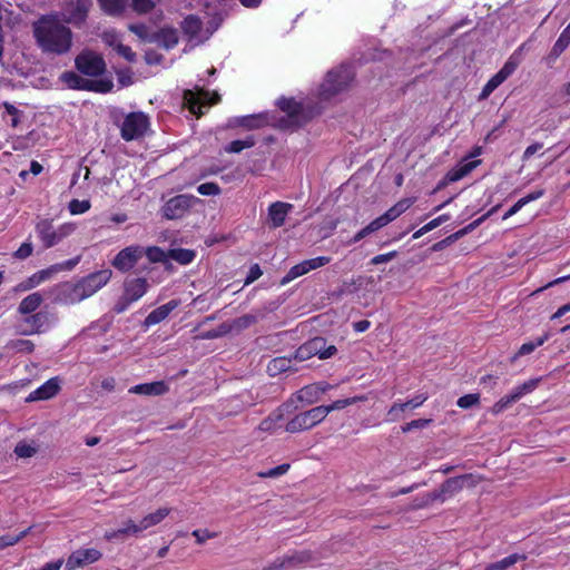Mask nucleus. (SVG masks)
Returning <instances> with one entry per match:
<instances>
[{
    "label": "nucleus",
    "instance_id": "nucleus-1",
    "mask_svg": "<svg viewBox=\"0 0 570 570\" xmlns=\"http://www.w3.org/2000/svg\"><path fill=\"white\" fill-rule=\"evenodd\" d=\"M33 37L38 47L47 53L65 55L72 46V31L57 16H41L33 23Z\"/></svg>",
    "mask_w": 570,
    "mask_h": 570
},
{
    "label": "nucleus",
    "instance_id": "nucleus-2",
    "mask_svg": "<svg viewBox=\"0 0 570 570\" xmlns=\"http://www.w3.org/2000/svg\"><path fill=\"white\" fill-rule=\"evenodd\" d=\"M111 276V269L105 268L90 273L77 283H63L60 286V299L66 304L80 303L102 288L110 281Z\"/></svg>",
    "mask_w": 570,
    "mask_h": 570
},
{
    "label": "nucleus",
    "instance_id": "nucleus-3",
    "mask_svg": "<svg viewBox=\"0 0 570 570\" xmlns=\"http://www.w3.org/2000/svg\"><path fill=\"white\" fill-rule=\"evenodd\" d=\"M276 105L279 110L286 114L277 120V128L282 130H295L308 122L309 117L307 116L303 104L296 101L294 98L281 97Z\"/></svg>",
    "mask_w": 570,
    "mask_h": 570
},
{
    "label": "nucleus",
    "instance_id": "nucleus-4",
    "mask_svg": "<svg viewBox=\"0 0 570 570\" xmlns=\"http://www.w3.org/2000/svg\"><path fill=\"white\" fill-rule=\"evenodd\" d=\"M354 79V72L350 66L342 65L327 72L326 78L320 87V97L328 100L340 92L346 90Z\"/></svg>",
    "mask_w": 570,
    "mask_h": 570
},
{
    "label": "nucleus",
    "instance_id": "nucleus-5",
    "mask_svg": "<svg viewBox=\"0 0 570 570\" xmlns=\"http://www.w3.org/2000/svg\"><path fill=\"white\" fill-rule=\"evenodd\" d=\"M149 117L141 111L129 112L121 125L120 136L126 141L139 139L149 129Z\"/></svg>",
    "mask_w": 570,
    "mask_h": 570
},
{
    "label": "nucleus",
    "instance_id": "nucleus-6",
    "mask_svg": "<svg viewBox=\"0 0 570 570\" xmlns=\"http://www.w3.org/2000/svg\"><path fill=\"white\" fill-rule=\"evenodd\" d=\"M36 232L38 234V237L42 242L43 247L50 248L59 244L67 236H69L73 232V227L70 224H63L58 228H55L52 220L41 219L36 225Z\"/></svg>",
    "mask_w": 570,
    "mask_h": 570
},
{
    "label": "nucleus",
    "instance_id": "nucleus-7",
    "mask_svg": "<svg viewBox=\"0 0 570 570\" xmlns=\"http://www.w3.org/2000/svg\"><path fill=\"white\" fill-rule=\"evenodd\" d=\"M324 411L325 410H322V406L318 405L296 414L286 423L285 431L288 433H298L313 429L325 420Z\"/></svg>",
    "mask_w": 570,
    "mask_h": 570
},
{
    "label": "nucleus",
    "instance_id": "nucleus-8",
    "mask_svg": "<svg viewBox=\"0 0 570 570\" xmlns=\"http://www.w3.org/2000/svg\"><path fill=\"white\" fill-rule=\"evenodd\" d=\"M77 70L89 77H99L106 72V62L101 55L85 50L80 52L75 59Z\"/></svg>",
    "mask_w": 570,
    "mask_h": 570
},
{
    "label": "nucleus",
    "instance_id": "nucleus-9",
    "mask_svg": "<svg viewBox=\"0 0 570 570\" xmlns=\"http://www.w3.org/2000/svg\"><path fill=\"white\" fill-rule=\"evenodd\" d=\"M540 379H531L518 386L511 393L502 396L491 407V413L498 415L509 409L513 403L521 400L525 394L531 393L539 384Z\"/></svg>",
    "mask_w": 570,
    "mask_h": 570
},
{
    "label": "nucleus",
    "instance_id": "nucleus-10",
    "mask_svg": "<svg viewBox=\"0 0 570 570\" xmlns=\"http://www.w3.org/2000/svg\"><path fill=\"white\" fill-rule=\"evenodd\" d=\"M196 202H198V198L193 195L174 196L163 206V216L167 219L183 218Z\"/></svg>",
    "mask_w": 570,
    "mask_h": 570
},
{
    "label": "nucleus",
    "instance_id": "nucleus-11",
    "mask_svg": "<svg viewBox=\"0 0 570 570\" xmlns=\"http://www.w3.org/2000/svg\"><path fill=\"white\" fill-rule=\"evenodd\" d=\"M144 256V248L139 245L127 246L112 258L111 265L121 273H127L136 266Z\"/></svg>",
    "mask_w": 570,
    "mask_h": 570
},
{
    "label": "nucleus",
    "instance_id": "nucleus-12",
    "mask_svg": "<svg viewBox=\"0 0 570 570\" xmlns=\"http://www.w3.org/2000/svg\"><path fill=\"white\" fill-rule=\"evenodd\" d=\"M91 6V0H71L67 2L63 7L65 22L73 26L82 24L88 18Z\"/></svg>",
    "mask_w": 570,
    "mask_h": 570
},
{
    "label": "nucleus",
    "instance_id": "nucleus-13",
    "mask_svg": "<svg viewBox=\"0 0 570 570\" xmlns=\"http://www.w3.org/2000/svg\"><path fill=\"white\" fill-rule=\"evenodd\" d=\"M331 262V257L328 256H318L311 259H305L293 267L286 273V275L282 279V284H287L295 278L307 274L308 272L323 267Z\"/></svg>",
    "mask_w": 570,
    "mask_h": 570
},
{
    "label": "nucleus",
    "instance_id": "nucleus-14",
    "mask_svg": "<svg viewBox=\"0 0 570 570\" xmlns=\"http://www.w3.org/2000/svg\"><path fill=\"white\" fill-rule=\"evenodd\" d=\"M518 68V62L510 57L503 67L492 76L482 88L480 98H488L502 82H504Z\"/></svg>",
    "mask_w": 570,
    "mask_h": 570
},
{
    "label": "nucleus",
    "instance_id": "nucleus-15",
    "mask_svg": "<svg viewBox=\"0 0 570 570\" xmlns=\"http://www.w3.org/2000/svg\"><path fill=\"white\" fill-rule=\"evenodd\" d=\"M101 557V552L94 548L76 550L67 560V569L76 570L82 568L98 561Z\"/></svg>",
    "mask_w": 570,
    "mask_h": 570
},
{
    "label": "nucleus",
    "instance_id": "nucleus-16",
    "mask_svg": "<svg viewBox=\"0 0 570 570\" xmlns=\"http://www.w3.org/2000/svg\"><path fill=\"white\" fill-rule=\"evenodd\" d=\"M293 205L284 202H274L267 209V224L271 228H279L285 224Z\"/></svg>",
    "mask_w": 570,
    "mask_h": 570
},
{
    "label": "nucleus",
    "instance_id": "nucleus-17",
    "mask_svg": "<svg viewBox=\"0 0 570 570\" xmlns=\"http://www.w3.org/2000/svg\"><path fill=\"white\" fill-rule=\"evenodd\" d=\"M312 560V554L309 551H296L292 554L284 556L283 558H278L271 566L266 567L264 570H277L287 567H296L303 563H306Z\"/></svg>",
    "mask_w": 570,
    "mask_h": 570
},
{
    "label": "nucleus",
    "instance_id": "nucleus-18",
    "mask_svg": "<svg viewBox=\"0 0 570 570\" xmlns=\"http://www.w3.org/2000/svg\"><path fill=\"white\" fill-rule=\"evenodd\" d=\"M169 513L170 509L159 508L155 512L145 515L138 524L131 520V534L136 535L151 527L159 524Z\"/></svg>",
    "mask_w": 570,
    "mask_h": 570
},
{
    "label": "nucleus",
    "instance_id": "nucleus-19",
    "mask_svg": "<svg viewBox=\"0 0 570 570\" xmlns=\"http://www.w3.org/2000/svg\"><path fill=\"white\" fill-rule=\"evenodd\" d=\"M296 409L297 406L294 405L293 399H289L287 402L283 403L275 412L262 420L258 425V430L262 432H273L276 429L277 422L283 419L284 413H291Z\"/></svg>",
    "mask_w": 570,
    "mask_h": 570
},
{
    "label": "nucleus",
    "instance_id": "nucleus-20",
    "mask_svg": "<svg viewBox=\"0 0 570 570\" xmlns=\"http://www.w3.org/2000/svg\"><path fill=\"white\" fill-rule=\"evenodd\" d=\"M60 391V381L58 377H51L38 389L32 391L28 397V402L49 400L56 396Z\"/></svg>",
    "mask_w": 570,
    "mask_h": 570
},
{
    "label": "nucleus",
    "instance_id": "nucleus-21",
    "mask_svg": "<svg viewBox=\"0 0 570 570\" xmlns=\"http://www.w3.org/2000/svg\"><path fill=\"white\" fill-rule=\"evenodd\" d=\"M150 40L153 41L151 43H157L166 50H170L179 41L178 31L173 27H164L158 31H154V38Z\"/></svg>",
    "mask_w": 570,
    "mask_h": 570
},
{
    "label": "nucleus",
    "instance_id": "nucleus-22",
    "mask_svg": "<svg viewBox=\"0 0 570 570\" xmlns=\"http://www.w3.org/2000/svg\"><path fill=\"white\" fill-rule=\"evenodd\" d=\"M207 92L200 91L199 94L194 92L193 90L184 91V106L190 111V114L195 115L197 118H200L204 115L203 108L208 105L203 101V97H206Z\"/></svg>",
    "mask_w": 570,
    "mask_h": 570
},
{
    "label": "nucleus",
    "instance_id": "nucleus-23",
    "mask_svg": "<svg viewBox=\"0 0 570 570\" xmlns=\"http://www.w3.org/2000/svg\"><path fill=\"white\" fill-rule=\"evenodd\" d=\"M148 289V282L144 277L127 278L124 282V293L132 301L140 299Z\"/></svg>",
    "mask_w": 570,
    "mask_h": 570
},
{
    "label": "nucleus",
    "instance_id": "nucleus-24",
    "mask_svg": "<svg viewBox=\"0 0 570 570\" xmlns=\"http://www.w3.org/2000/svg\"><path fill=\"white\" fill-rule=\"evenodd\" d=\"M308 347L311 348L314 356H318L320 360H327L337 353L335 345H327V341L324 337L316 336L307 341Z\"/></svg>",
    "mask_w": 570,
    "mask_h": 570
},
{
    "label": "nucleus",
    "instance_id": "nucleus-25",
    "mask_svg": "<svg viewBox=\"0 0 570 570\" xmlns=\"http://www.w3.org/2000/svg\"><path fill=\"white\" fill-rule=\"evenodd\" d=\"M24 323L30 325V330H22L19 333L22 335H31V334H40L45 332V327L49 323V313L47 312H37L29 314L28 317L24 318Z\"/></svg>",
    "mask_w": 570,
    "mask_h": 570
},
{
    "label": "nucleus",
    "instance_id": "nucleus-26",
    "mask_svg": "<svg viewBox=\"0 0 570 570\" xmlns=\"http://www.w3.org/2000/svg\"><path fill=\"white\" fill-rule=\"evenodd\" d=\"M179 305V301L177 299H171L169 302H167L166 304L164 305H160L158 307H156L155 309H153L145 318V325L146 326H153V325H156L160 322H163L165 318L168 317V315L175 309L177 308Z\"/></svg>",
    "mask_w": 570,
    "mask_h": 570
},
{
    "label": "nucleus",
    "instance_id": "nucleus-27",
    "mask_svg": "<svg viewBox=\"0 0 570 570\" xmlns=\"http://www.w3.org/2000/svg\"><path fill=\"white\" fill-rule=\"evenodd\" d=\"M288 371H297V368L294 367V361L292 357L277 356L272 358L267 364V373L269 376H277Z\"/></svg>",
    "mask_w": 570,
    "mask_h": 570
},
{
    "label": "nucleus",
    "instance_id": "nucleus-28",
    "mask_svg": "<svg viewBox=\"0 0 570 570\" xmlns=\"http://www.w3.org/2000/svg\"><path fill=\"white\" fill-rule=\"evenodd\" d=\"M570 45V30L566 27L554 42L546 60L548 65H552L564 52Z\"/></svg>",
    "mask_w": 570,
    "mask_h": 570
},
{
    "label": "nucleus",
    "instance_id": "nucleus-29",
    "mask_svg": "<svg viewBox=\"0 0 570 570\" xmlns=\"http://www.w3.org/2000/svg\"><path fill=\"white\" fill-rule=\"evenodd\" d=\"M168 391V386L164 381L137 384L129 389V393L140 395H163Z\"/></svg>",
    "mask_w": 570,
    "mask_h": 570
},
{
    "label": "nucleus",
    "instance_id": "nucleus-30",
    "mask_svg": "<svg viewBox=\"0 0 570 570\" xmlns=\"http://www.w3.org/2000/svg\"><path fill=\"white\" fill-rule=\"evenodd\" d=\"M472 474H463L460 476H454L445 480L440 489V493L434 494V499L439 498L441 494H454L463 489V482L468 479H472Z\"/></svg>",
    "mask_w": 570,
    "mask_h": 570
},
{
    "label": "nucleus",
    "instance_id": "nucleus-31",
    "mask_svg": "<svg viewBox=\"0 0 570 570\" xmlns=\"http://www.w3.org/2000/svg\"><path fill=\"white\" fill-rule=\"evenodd\" d=\"M414 203L413 198H403L399 200L396 204H394L391 208H389L384 214H382V217L385 222V224H390L391 222L395 220L397 217H400L403 213H405Z\"/></svg>",
    "mask_w": 570,
    "mask_h": 570
},
{
    "label": "nucleus",
    "instance_id": "nucleus-32",
    "mask_svg": "<svg viewBox=\"0 0 570 570\" xmlns=\"http://www.w3.org/2000/svg\"><path fill=\"white\" fill-rule=\"evenodd\" d=\"M43 302V296L35 292L26 296L18 306V312L22 315L35 313Z\"/></svg>",
    "mask_w": 570,
    "mask_h": 570
},
{
    "label": "nucleus",
    "instance_id": "nucleus-33",
    "mask_svg": "<svg viewBox=\"0 0 570 570\" xmlns=\"http://www.w3.org/2000/svg\"><path fill=\"white\" fill-rule=\"evenodd\" d=\"M366 400H367L366 395H356V396H352V397H347V399H343V400H336L328 405H321V406H322V410H325L324 415L326 417L333 411L343 410V409H345L350 405L356 404L358 402H365Z\"/></svg>",
    "mask_w": 570,
    "mask_h": 570
},
{
    "label": "nucleus",
    "instance_id": "nucleus-34",
    "mask_svg": "<svg viewBox=\"0 0 570 570\" xmlns=\"http://www.w3.org/2000/svg\"><path fill=\"white\" fill-rule=\"evenodd\" d=\"M180 27L185 35H187L190 38H195L203 30V21L200 20L199 17L195 14H189L181 21Z\"/></svg>",
    "mask_w": 570,
    "mask_h": 570
},
{
    "label": "nucleus",
    "instance_id": "nucleus-35",
    "mask_svg": "<svg viewBox=\"0 0 570 570\" xmlns=\"http://www.w3.org/2000/svg\"><path fill=\"white\" fill-rule=\"evenodd\" d=\"M114 88V82L110 79H87L85 78L83 90L99 94L110 92Z\"/></svg>",
    "mask_w": 570,
    "mask_h": 570
},
{
    "label": "nucleus",
    "instance_id": "nucleus-36",
    "mask_svg": "<svg viewBox=\"0 0 570 570\" xmlns=\"http://www.w3.org/2000/svg\"><path fill=\"white\" fill-rule=\"evenodd\" d=\"M293 402L298 401L307 405L318 402L320 396L313 384L305 385L293 395Z\"/></svg>",
    "mask_w": 570,
    "mask_h": 570
},
{
    "label": "nucleus",
    "instance_id": "nucleus-37",
    "mask_svg": "<svg viewBox=\"0 0 570 570\" xmlns=\"http://www.w3.org/2000/svg\"><path fill=\"white\" fill-rule=\"evenodd\" d=\"M525 554L512 553L497 562L489 563L484 570H508L519 561H524Z\"/></svg>",
    "mask_w": 570,
    "mask_h": 570
},
{
    "label": "nucleus",
    "instance_id": "nucleus-38",
    "mask_svg": "<svg viewBox=\"0 0 570 570\" xmlns=\"http://www.w3.org/2000/svg\"><path fill=\"white\" fill-rule=\"evenodd\" d=\"M168 257L180 265H188L195 259L196 253L188 248H173L168 250Z\"/></svg>",
    "mask_w": 570,
    "mask_h": 570
},
{
    "label": "nucleus",
    "instance_id": "nucleus-39",
    "mask_svg": "<svg viewBox=\"0 0 570 570\" xmlns=\"http://www.w3.org/2000/svg\"><path fill=\"white\" fill-rule=\"evenodd\" d=\"M264 315L262 313L244 314L233 321L230 328L243 331L256 324Z\"/></svg>",
    "mask_w": 570,
    "mask_h": 570
},
{
    "label": "nucleus",
    "instance_id": "nucleus-40",
    "mask_svg": "<svg viewBox=\"0 0 570 570\" xmlns=\"http://www.w3.org/2000/svg\"><path fill=\"white\" fill-rule=\"evenodd\" d=\"M101 10L108 16H118L124 12L126 0H97Z\"/></svg>",
    "mask_w": 570,
    "mask_h": 570
},
{
    "label": "nucleus",
    "instance_id": "nucleus-41",
    "mask_svg": "<svg viewBox=\"0 0 570 570\" xmlns=\"http://www.w3.org/2000/svg\"><path fill=\"white\" fill-rule=\"evenodd\" d=\"M267 124L265 115H249L237 119V125L247 129H257Z\"/></svg>",
    "mask_w": 570,
    "mask_h": 570
},
{
    "label": "nucleus",
    "instance_id": "nucleus-42",
    "mask_svg": "<svg viewBox=\"0 0 570 570\" xmlns=\"http://www.w3.org/2000/svg\"><path fill=\"white\" fill-rule=\"evenodd\" d=\"M549 337H550V334L547 332L543 335L537 337L534 341L523 343L519 347L513 360L518 356H523V355H528V354L532 353L537 347L542 346L549 340Z\"/></svg>",
    "mask_w": 570,
    "mask_h": 570
},
{
    "label": "nucleus",
    "instance_id": "nucleus-43",
    "mask_svg": "<svg viewBox=\"0 0 570 570\" xmlns=\"http://www.w3.org/2000/svg\"><path fill=\"white\" fill-rule=\"evenodd\" d=\"M60 80L69 88L75 90H83L85 78L75 71H65L60 76Z\"/></svg>",
    "mask_w": 570,
    "mask_h": 570
},
{
    "label": "nucleus",
    "instance_id": "nucleus-44",
    "mask_svg": "<svg viewBox=\"0 0 570 570\" xmlns=\"http://www.w3.org/2000/svg\"><path fill=\"white\" fill-rule=\"evenodd\" d=\"M255 139L253 136H247L245 139H237L230 141L224 147V150L228 154H238L244 149L252 148L255 146Z\"/></svg>",
    "mask_w": 570,
    "mask_h": 570
},
{
    "label": "nucleus",
    "instance_id": "nucleus-45",
    "mask_svg": "<svg viewBox=\"0 0 570 570\" xmlns=\"http://www.w3.org/2000/svg\"><path fill=\"white\" fill-rule=\"evenodd\" d=\"M6 348L11 350L16 353H26L30 354L35 350V344L30 340H11L7 343Z\"/></svg>",
    "mask_w": 570,
    "mask_h": 570
},
{
    "label": "nucleus",
    "instance_id": "nucleus-46",
    "mask_svg": "<svg viewBox=\"0 0 570 570\" xmlns=\"http://www.w3.org/2000/svg\"><path fill=\"white\" fill-rule=\"evenodd\" d=\"M31 529H32V527H29L16 535H13V534L0 535V551L20 542L24 537H27L30 533Z\"/></svg>",
    "mask_w": 570,
    "mask_h": 570
},
{
    "label": "nucleus",
    "instance_id": "nucleus-47",
    "mask_svg": "<svg viewBox=\"0 0 570 570\" xmlns=\"http://www.w3.org/2000/svg\"><path fill=\"white\" fill-rule=\"evenodd\" d=\"M129 30L142 41L149 43L153 42L150 39L154 38V31H150L149 27L146 23H132L129 26Z\"/></svg>",
    "mask_w": 570,
    "mask_h": 570
},
{
    "label": "nucleus",
    "instance_id": "nucleus-48",
    "mask_svg": "<svg viewBox=\"0 0 570 570\" xmlns=\"http://www.w3.org/2000/svg\"><path fill=\"white\" fill-rule=\"evenodd\" d=\"M144 255H146L151 263H163L168 257V253L166 254L165 250L158 246L147 247L144 249Z\"/></svg>",
    "mask_w": 570,
    "mask_h": 570
},
{
    "label": "nucleus",
    "instance_id": "nucleus-49",
    "mask_svg": "<svg viewBox=\"0 0 570 570\" xmlns=\"http://www.w3.org/2000/svg\"><path fill=\"white\" fill-rule=\"evenodd\" d=\"M91 207V204L88 199L79 200V199H71L68 204V209L71 215H81L88 212Z\"/></svg>",
    "mask_w": 570,
    "mask_h": 570
},
{
    "label": "nucleus",
    "instance_id": "nucleus-50",
    "mask_svg": "<svg viewBox=\"0 0 570 570\" xmlns=\"http://www.w3.org/2000/svg\"><path fill=\"white\" fill-rule=\"evenodd\" d=\"M160 0H132L131 8L139 14L150 12Z\"/></svg>",
    "mask_w": 570,
    "mask_h": 570
},
{
    "label": "nucleus",
    "instance_id": "nucleus-51",
    "mask_svg": "<svg viewBox=\"0 0 570 570\" xmlns=\"http://www.w3.org/2000/svg\"><path fill=\"white\" fill-rule=\"evenodd\" d=\"M479 403H480V394L479 393L465 394V395L459 397L456 401V405L463 410L475 406Z\"/></svg>",
    "mask_w": 570,
    "mask_h": 570
},
{
    "label": "nucleus",
    "instance_id": "nucleus-52",
    "mask_svg": "<svg viewBox=\"0 0 570 570\" xmlns=\"http://www.w3.org/2000/svg\"><path fill=\"white\" fill-rule=\"evenodd\" d=\"M404 407L402 402H394L386 413V422H396L402 419V413L404 412Z\"/></svg>",
    "mask_w": 570,
    "mask_h": 570
},
{
    "label": "nucleus",
    "instance_id": "nucleus-53",
    "mask_svg": "<svg viewBox=\"0 0 570 570\" xmlns=\"http://www.w3.org/2000/svg\"><path fill=\"white\" fill-rule=\"evenodd\" d=\"M429 399L426 393H419L414 395L412 399L402 402L404 410H414L424 404V402Z\"/></svg>",
    "mask_w": 570,
    "mask_h": 570
},
{
    "label": "nucleus",
    "instance_id": "nucleus-54",
    "mask_svg": "<svg viewBox=\"0 0 570 570\" xmlns=\"http://www.w3.org/2000/svg\"><path fill=\"white\" fill-rule=\"evenodd\" d=\"M432 423L431 419H417L401 426L403 433H409L414 429H425Z\"/></svg>",
    "mask_w": 570,
    "mask_h": 570
},
{
    "label": "nucleus",
    "instance_id": "nucleus-55",
    "mask_svg": "<svg viewBox=\"0 0 570 570\" xmlns=\"http://www.w3.org/2000/svg\"><path fill=\"white\" fill-rule=\"evenodd\" d=\"M197 191L203 196H217L220 194V187L216 183H204L197 187Z\"/></svg>",
    "mask_w": 570,
    "mask_h": 570
},
{
    "label": "nucleus",
    "instance_id": "nucleus-56",
    "mask_svg": "<svg viewBox=\"0 0 570 570\" xmlns=\"http://www.w3.org/2000/svg\"><path fill=\"white\" fill-rule=\"evenodd\" d=\"M289 464L288 463H283L281 465H277L273 469H269L267 471H264V472H259L258 473V476L261 478H276V476H279V475H283L285 474L288 470H289Z\"/></svg>",
    "mask_w": 570,
    "mask_h": 570
},
{
    "label": "nucleus",
    "instance_id": "nucleus-57",
    "mask_svg": "<svg viewBox=\"0 0 570 570\" xmlns=\"http://www.w3.org/2000/svg\"><path fill=\"white\" fill-rule=\"evenodd\" d=\"M128 534H131V520H128L127 525L125 528L107 531L104 538L107 541H111Z\"/></svg>",
    "mask_w": 570,
    "mask_h": 570
},
{
    "label": "nucleus",
    "instance_id": "nucleus-58",
    "mask_svg": "<svg viewBox=\"0 0 570 570\" xmlns=\"http://www.w3.org/2000/svg\"><path fill=\"white\" fill-rule=\"evenodd\" d=\"M3 108H4L6 112L8 115H10V117H11L10 126L13 128L18 127V125L20 122V118H19L20 110L16 106H13L12 104L7 102V101L3 102Z\"/></svg>",
    "mask_w": 570,
    "mask_h": 570
},
{
    "label": "nucleus",
    "instance_id": "nucleus-59",
    "mask_svg": "<svg viewBox=\"0 0 570 570\" xmlns=\"http://www.w3.org/2000/svg\"><path fill=\"white\" fill-rule=\"evenodd\" d=\"M311 348L308 347V343L305 342L304 344H302L294 353V355L292 356L293 361H306L308 358H311L313 355L312 351H309Z\"/></svg>",
    "mask_w": 570,
    "mask_h": 570
},
{
    "label": "nucleus",
    "instance_id": "nucleus-60",
    "mask_svg": "<svg viewBox=\"0 0 570 570\" xmlns=\"http://www.w3.org/2000/svg\"><path fill=\"white\" fill-rule=\"evenodd\" d=\"M33 246L30 242H24L20 245V247L13 253V257L18 259H26L32 255Z\"/></svg>",
    "mask_w": 570,
    "mask_h": 570
},
{
    "label": "nucleus",
    "instance_id": "nucleus-61",
    "mask_svg": "<svg viewBox=\"0 0 570 570\" xmlns=\"http://www.w3.org/2000/svg\"><path fill=\"white\" fill-rule=\"evenodd\" d=\"M191 534L198 544H203L206 540L217 537L216 532H210L207 529L194 530Z\"/></svg>",
    "mask_w": 570,
    "mask_h": 570
},
{
    "label": "nucleus",
    "instance_id": "nucleus-62",
    "mask_svg": "<svg viewBox=\"0 0 570 570\" xmlns=\"http://www.w3.org/2000/svg\"><path fill=\"white\" fill-rule=\"evenodd\" d=\"M116 51L119 56L124 57L129 62H132L136 59V53L132 51V49L124 43H118L116 46Z\"/></svg>",
    "mask_w": 570,
    "mask_h": 570
},
{
    "label": "nucleus",
    "instance_id": "nucleus-63",
    "mask_svg": "<svg viewBox=\"0 0 570 570\" xmlns=\"http://www.w3.org/2000/svg\"><path fill=\"white\" fill-rule=\"evenodd\" d=\"M79 262H80V256H76V257L65 261L62 263L52 265V268H55L56 272L71 271L79 264Z\"/></svg>",
    "mask_w": 570,
    "mask_h": 570
},
{
    "label": "nucleus",
    "instance_id": "nucleus-64",
    "mask_svg": "<svg viewBox=\"0 0 570 570\" xmlns=\"http://www.w3.org/2000/svg\"><path fill=\"white\" fill-rule=\"evenodd\" d=\"M132 303L134 302L125 293H122L114 306V312L117 314L124 313Z\"/></svg>",
    "mask_w": 570,
    "mask_h": 570
}]
</instances>
